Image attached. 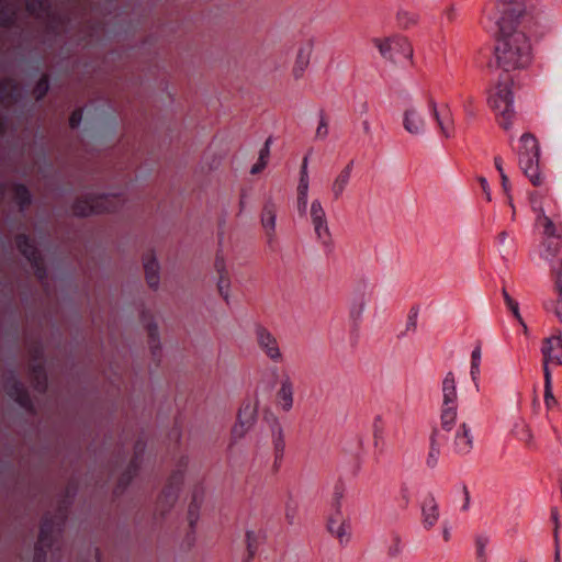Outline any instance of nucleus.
Returning <instances> with one entry per match:
<instances>
[{"mask_svg": "<svg viewBox=\"0 0 562 562\" xmlns=\"http://www.w3.org/2000/svg\"><path fill=\"white\" fill-rule=\"evenodd\" d=\"M501 178H502V184H503L504 189L507 190V184H508L507 176L504 172H502Z\"/></svg>", "mask_w": 562, "mask_h": 562, "instance_id": "4d7b16f0", "label": "nucleus"}, {"mask_svg": "<svg viewBox=\"0 0 562 562\" xmlns=\"http://www.w3.org/2000/svg\"><path fill=\"white\" fill-rule=\"evenodd\" d=\"M124 199L120 194H95L87 193L78 196L72 205L71 212L78 217H88L91 215L113 212L124 204Z\"/></svg>", "mask_w": 562, "mask_h": 562, "instance_id": "7ed1b4c3", "label": "nucleus"}, {"mask_svg": "<svg viewBox=\"0 0 562 562\" xmlns=\"http://www.w3.org/2000/svg\"><path fill=\"white\" fill-rule=\"evenodd\" d=\"M549 249H550L552 256H555L559 251L558 246H554L553 248H549Z\"/></svg>", "mask_w": 562, "mask_h": 562, "instance_id": "052dcab7", "label": "nucleus"}, {"mask_svg": "<svg viewBox=\"0 0 562 562\" xmlns=\"http://www.w3.org/2000/svg\"><path fill=\"white\" fill-rule=\"evenodd\" d=\"M271 144H272V137H268L265 142L263 147H268V149H270Z\"/></svg>", "mask_w": 562, "mask_h": 562, "instance_id": "bf43d9fd", "label": "nucleus"}, {"mask_svg": "<svg viewBox=\"0 0 562 562\" xmlns=\"http://www.w3.org/2000/svg\"><path fill=\"white\" fill-rule=\"evenodd\" d=\"M82 120V112L81 110H76L72 112V114L69 117V124L72 128H76L79 126L80 122Z\"/></svg>", "mask_w": 562, "mask_h": 562, "instance_id": "58836bf2", "label": "nucleus"}, {"mask_svg": "<svg viewBox=\"0 0 562 562\" xmlns=\"http://www.w3.org/2000/svg\"><path fill=\"white\" fill-rule=\"evenodd\" d=\"M362 131L364 134L371 133V123L368 120H364L361 124Z\"/></svg>", "mask_w": 562, "mask_h": 562, "instance_id": "3c124183", "label": "nucleus"}, {"mask_svg": "<svg viewBox=\"0 0 562 562\" xmlns=\"http://www.w3.org/2000/svg\"><path fill=\"white\" fill-rule=\"evenodd\" d=\"M442 537H443V540H445L446 542L450 541V539H451V533H450V529H449V527H447V526H445V527H443V530H442Z\"/></svg>", "mask_w": 562, "mask_h": 562, "instance_id": "864d4df0", "label": "nucleus"}, {"mask_svg": "<svg viewBox=\"0 0 562 562\" xmlns=\"http://www.w3.org/2000/svg\"><path fill=\"white\" fill-rule=\"evenodd\" d=\"M403 551V542L401 537L397 533H393L391 537V542L387 547V554L391 558L398 557Z\"/></svg>", "mask_w": 562, "mask_h": 562, "instance_id": "cd10ccee", "label": "nucleus"}, {"mask_svg": "<svg viewBox=\"0 0 562 562\" xmlns=\"http://www.w3.org/2000/svg\"><path fill=\"white\" fill-rule=\"evenodd\" d=\"M48 88V79L46 77L41 78L34 89L35 98L37 100L42 99L47 93Z\"/></svg>", "mask_w": 562, "mask_h": 562, "instance_id": "7c9ffc66", "label": "nucleus"}, {"mask_svg": "<svg viewBox=\"0 0 562 562\" xmlns=\"http://www.w3.org/2000/svg\"><path fill=\"white\" fill-rule=\"evenodd\" d=\"M438 437H439V430L435 429L431 434V450H430V458H436L439 454V448H438Z\"/></svg>", "mask_w": 562, "mask_h": 562, "instance_id": "f704fd0d", "label": "nucleus"}, {"mask_svg": "<svg viewBox=\"0 0 562 562\" xmlns=\"http://www.w3.org/2000/svg\"><path fill=\"white\" fill-rule=\"evenodd\" d=\"M266 166H267V162L258 159V161L251 167L250 173L257 175V173L261 172L266 168Z\"/></svg>", "mask_w": 562, "mask_h": 562, "instance_id": "37998d69", "label": "nucleus"}, {"mask_svg": "<svg viewBox=\"0 0 562 562\" xmlns=\"http://www.w3.org/2000/svg\"><path fill=\"white\" fill-rule=\"evenodd\" d=\"M541 224L544 228V234L548 236V237H557L559 238L561 236L560 232L561 229H559L555 224L552 222L551 218H549L548 216L543 215L541 217Z\"/></svg>", "mask_w": 562, "mask_h": 562, "instance_id": "c85d7f7f", "label": "nucleus"}, {"mask_svg": "<svg viewBox=\"0 0 562 562\" xmlns=\"http://www.w3.org/2000/svg\"><path fill=\"white\" fill-rule=\"evenodd\" d=\"M374 43L382 56L393 63H403L409 60L413 56L411 44L403 37L375 40Z\"/></svg>", "mask_w": 562, "mask_h": 562, "instance_id": "423d86ee", "label": "nucleus"}, {"mask_svg": "<svg viewBox=\"0 0 562 562\" xmlns=\"http://www.w3.org/2000/svg\"><path fill=\"white\" fill-rule=\"evenodd\" d=\"M32 374H33V378L34 380L36 381V386L40 387L41 390H44L45 389V382H46V376L42 370L41 367H34L33 370H32Z\"/></svg>", "mask_w": 562, "mask_h": 562, "instance_id": "473e14b6", "label": "nucleus"}, {"mask_svg": "<svg viewBox=\"0 0 562 562\" xmlns=\"http://www.w3.org/2000/svg\"><path fill=\"white\" fill-rule=\"evenodd\" d=\"M69 496L70 494H65L56 512L53 515L47 513L43 518L33 562H45L46 549L52 547L55 537L61 532L68 515Z\"/></svg>", "mask_w": 562, "mask_h": 562, "instance_id": "f03ea898", "label": "nucleus"}, {"mask_svg": "<svg viewBox=\"0 0 562 562\" xmlns=\"http://www.w3.org/2000/svg\"><path fill=\"white\" fill-rule=\"evenodd\" d=\"M148 333H149L150 338L155 341L156 340V335H157V326L156 325H149L148 326Z\"/></svg>", "mask_w": 562, "mask_h": 562, "instance_id": "603ef678", "label": "nucleus"}, {"mask_svg": "<svg viewBox=\"0 0 562 562\" xmlns=\"http://www.w3.org/2000/svg\"><path fill=\"white\" fill-rule=\"evenodd\" d=\"M504 293V297H505V301L507 303V305L509 306V308L512 310L513 314L515 315L516 318H518L520 321V314H519V307H518V303L515 302L509 295L508 293L504 290L503 291Z\"/></svg>", "mask_w": 562, "mask_h": 562, "instance_id": "c9c22d12", "label": "nucleus"}, {"mask_svg": "<svg viewBox=\"0 0 562 562\" xmlns=\"http://www.w3.org/2000/svg\"><path fill=\"white\" fill-rule=\"evenodd\" d=\"M351 168L352 162L347 165L338 175L336 178L334 184H333V191L336 198L340 196L349 182L350 176H351Z\"/></svg>", "mask_w": 562, "mask_h": 562, "instance_id": "5701e85b", "label": "nucleus"}, {"mask_svg": "<svg viewBox=\"0 0 562 562\" xmlns=\"http://www.w3.org/2000/svg\"><path fill=\"white\" fill-rule=\"evenodd\" d=\"M328 131H327V122H326V119L324 116V114L322 113L321 114V121H319V125L316 130V135L318 137H326Z\"/></svg>", "mask_w": 562, "mask_h": 562, "instance_id": "ea45409f", "label": "nucleus"}, {"mask_svg": "<svg viewBox=\"0 0 562 562\" xmlns=\"http://www.w3.org/2000/svg\"><path fill=\"white\" fill-rule=\"evenodd\" d=\"M457 420V408L448 406L442 409L440 416V425L443 431L441 440L450 445H459L463 442L467 448L472 447V438L469 436V429L465 424H456Z\"/></svg>", "mask_w": 562, "mask_h": 562, "instance_id": "20e7f679", "label": "nucleus"}, {"mask_svg": "<svg viewBox=\"0 0 562 562\" xmlns=\"http://www.w3.org/2000/svg\"><path fill=\"white\" fill-rule=\"evenodd\" d=\"M202 499L199 497V495L193 494L192 501L189 505L188 509V520L190 527L193 529L198 519H199V512L201 508Z\"/></svg>", "mask_w": 562, "mask_h": 562, "instance_id": "a878e982", "label": "nucleus"}, {"mask_svg": "<svg viewBox=\"0 0 562 562\" xmlns=\"http://www.w3.org/2000/svg\"><path fill=\"white\" fill-rule=\"evenodd\" d=\"M495 56L497 65L505 71L522 69L531 61V45L522 32L503 33Z\"/></svg>", "mask_w": 562, "mask_h": 562, "instance_id": "f257e3e1", "label": "nucleus"}, {"mask_svg": "<svg viewBox=\"0 0 562 562\" xmlns=\"http://www.w3.org/2000/svg\"><path fill=\"white\" fill-rule=\"evenodd\" d=\"M256 335L258 344L266 351L267 356L270 357L272 360H280L282 355L278 347L277 339L271 335V333L268 331L262 326H257Z\"/></svg>", "mask_w": 562, "mask_h": 562, "instance_id": "9d476101", "label": "nucleus"}, {"mask_svg": "<svg viewBox=\"0 0 562 562\" xmlns=\"http://www.w3.org/2000/svg\"><path fill=\"white\" fill-rule=\"evenodd\" d=\"M269 157H270V149H268V147H262L259 151L258 159L268 164Z\"/></svg>", "mask_w": 562, "mask_h": 562, "instance_id": "a18cd8bd", "label": "nucleus"}, {"mask_svg": "<svg viewBox=\"0 0 562 562\" xmlns=\"http://www.w3.org/2000/svg\"><path fill=\"white\" fill-rule=\"evenodd\" d=\"M312 54V48L308 47H302L297 52L295 66L293 68L295 77H301L304 70L307 68L310 64V58Z\"/></svg>", "mask_w": 562, "mask_h": 562, "instance_id": "4be33fe9", "label": "nucleus"}, {"mask_svg": "<svg viewBox=\"0 0 562 562\" xmlns=\"http://www.w3.org/2000/svg\"><path fill=\"white\" fill-rule=\"evenodd\" d=\"M494 162H495V167H496V169H497V170L499 171V173L502 175V172H504V171H503V167H502V160H501L499 158H495Z\"/></svg>", "mask_w": 562, "mask_h": 562, "instance_id": "6e6d98bb", "label": "nucleus"}, {"mask_svg": "<svg viewBox=\"0 0 562 562\" xmlns=\"http://www.w3.org/2000/svg\"><path fill=\"white\" fill-rule=\"evenodd\" d=\"M418 308H412L408 315L407 330H415L417 327Z\"/></svg>", "mask_w": 562, "mask_h": 562, "instance_id": "e433bc0d", "label": "nucleus"}, {"mask_svg": "<svg viewBox=\"0 0 562 562\" xmlns=\"http://www.w3.org/2000/svg\"><path fill=\"white\" fill-rule=\"evenodd\" d=\"M544 363L543 369H549V363L562 364V339L552 337L547 339L543 347Z\"/></svg>", "mask_w": 562, "mask_h": 562, "instance_id": "9b49d317", "label": "nucleus"}, {"mask_svg": "<svg viewBox=\"0 0 562 562\" xmlns=\"http://www.w3.org/2000/svg\"><path fill=\"white\" fill-rule=\"evenodd\" d=\"M422 513L425 528L429 529L434 527L439 518V510L438 504L431 495H427L423 501Z\"/></svg>", "mask_w": 562, "mask_h": 562, "instance_id": "ddd939ff", "label": "nucleus"}, {"mask_svg": "<svg viewBox=\"0 0 562 562\" xmlns=\"http://www.w3.org/2000/svg\"><path fill=\"white\" fill-rule=\"evenodd\" d=\"M144 269L148 285L157 289L159 284V263L154 255L149 254L144 258Z\"/></svg>", "mask_w": 562, "mask_h": 562, "instance_id": "2eb2a0df", "label": "nucleus"}, {"mask_svg": "<svg viewBox=\"0 0 562 562\" xmlns=\"http://www.w3.org/2000/svg\"><path fill=\"white\" fill-rule=\"evenodd\" d=\"M231 282L227 274H221L217 282V288L221 295L227 301Z\"/></svg>", "mask_w": 562, "mask_h": 562, "instance_id": "c756f323", "label": "nucleus"}, {"mask_svg": "<svg viewBox=\"0 0 562 562\" xmlns=\"http://www.w3.org/2000/svg\"><path fill=\"white\" fill-rule=\"evenodd\" d=\"M470 504V497L469 494H464L463 504H462V510H467L469 508Z\"/></svg>", "mask_w": 562, "mask_h": 562, "instance_id": "5fc2aeb1", "label": "nucleus"}, {"mask_svg": "<svg viewBox=\"0 0 562 562\" xmlns=\"http://www.w3.org/2000/svg\"><path fill=\"white\" fill-rule=\"evenodd\" d=\"M480 358H481V350L479 348H476L472 352L473 367H477L479 366Z\"/></svg>", "mask_w": 562, "mask_h": 562, "instance_id": "09e8293b", "label": "nucleus"}, {"mask_svg": "<svg viewBox=\"0 0 562 562\" xmlns=\"http://www.w3.org/2000/svg\"><path fill=\"white\" fill-rule=\"evenodd\" d=\"M557 315L560 318V321L562 322V302L561 301H559V303H558Z\"/></svg>", "mask_w": 562, "mask_h": 562, "instance_id": "13d9d810", "label": "nucleus"}, {"mask_svg": "<svg viewBox=\"0 0 562 562\" xmlns=\"http://www.w3.org/2000/svg\"><path fill=\"white\" fill-rule=\"evenodd\" d=\"M327 529L340 543H347L350 539V526L342 519L339 512L329 517Z\"/></svg>", "mask_w": 562, "mask_h": 562, "instance_id": "f8f14e48", "label": "nucleus"}, {"mask_svg": "<svg viewBox=\"0 0 562 562\" xmlns=\"http://www.w3.org/2000/svg\"><path fill=\"white\" fill-rule=\"evenodd\" d=\"M277 207L270 200L263 205L261 213V224L269 235H272L276 228Z\"/></svg>", "mask_w": 562, "mask_h": 562, "instance_id": "6ab92c4d", "label": "nucleus"}, {"mask_svg": "<svg viewBox=\"0 0 562 562\" xmlns=\"http://www.w3.org/2000/svg\"><path fill=\"white\" fill-rule=\"evenodd\" d=\"M299 196H297V205L301 213H305L307 206V191H308V176H307V158H304L302 170H301V179L297 188Z\"/></svg>", "mask_w": 562, "mask_h": 562, "instance_id": "dca6fc26", "label": "nucleus"}, {"mask_svg": "<svg viewBox=\"0 0 562 562\" xmlns=\"http://www.w3.org/2000/svg\"><path fill=\"white\" fill-rule=\"evenodd\" d=\"M434 113H435L436 120H437V122H438V124H439V126H440V128H441L442 134H443L446 137H448L449 135H448V133L446 132V128L443 127V125H442V123H441V121H440V119H439V115H438V112H437V110H436V106H434Z\"/></svg>", "mask_w": 562, "mask_h": 562, "instance_id": "8fccbe9b", "label": "nucleus"}, {"mask_svg": "<svg viewBox=\"0 0 562 562\" xmlns=\"http://www.w3.org/2000/svg\"><path fill=\"white\" fill-rule=\"evenodd\" d=\"M215 267H216L220 276L221 274H227L226 270H225V263H224L223 259L217 258L216 261H215Z\"/></svg>", "mask_w": 562, "mask_h": 562, "instance_id": "49530a36", "label": "nucleus"}, {"mask_svg": "<svg viewBox=\"0 0 562 562\" xmlns=\"http://www.w3.org/2000/svg\"><path fill=\"white\" fill-rule=\"evenodd\" d=\"M551 519L554 522V536L557 538L558 537V528H559V510L555 507L551 509Z\"/></svg>", "mask_w": 562, "mask_h": 562, "instance_id": "c03bdc74", "label": "nucleus"}, {"mask_svg": "<svg viewBox=\"0 0 562 562\" xmlns=\"http://www.w3.org/2000/svg\"><path fill=\"white\" fill-rule=\"evenodd\" d=\"M525 13V5L520 1H512L503 10L501 22L502 32L505 33L506 24L517 21Z\"/></svg>", "mask_w": 562, "mask_h": 562, "instance_id": "4468645a", "label": "nucleus"}, {"mask_svg": "<svg viewBox=\"0 0 562 562\" xmlns=\"http://www.w3.org/2000/svg\"><path fill=\"white\" fill-rule=\"evenodd\" d=\"M404 128L411 134H418L424 128L423 115L416 110L404 112Z\"/></svg>", "mask_w": 562, "mask_h": 562, "instance_id": "a211bd4d", "label": "nucleus"}, {"mask_svg": "<svg viewBox=\"0 0 562 562\" xmlns=\"http://www.w3.org/2000/svg\"><path fill=\"white\" fill-rule=\"evenodd\" d=\"M47 0H27L26 7L31 13L38 14V9L44 10L46 8Z\"/></svg>", "mask_w": 562, "mask_h": 562, "instance_id": "72a5a7b5", "label": "nucleus"}, {"mask_svg": "<svg viewBox=\"0 0 562 562\" xmlns=\"http://www.w3.org/2000/svg\"><path fill=\"white\" fill-rule=\"evenodd\" d=\"M480 183L482 186L483 191L485 192V194L487 196V200H491L490 188H488L486 179L485 178H480Z\"/></svg>", "mask_w": 562, "mask_h": 562, "instance_id": "de8ad7c7", "label": "nucleus"}, {"mask_svg": "<svg viewBox=\"0 0 562 562\" xmlns=\"http://www.w3.org/2000/svg\"><path fill=\"white\" fill-rule=\"evenodd\" d=\"M263 535L261 532L247 531L246 532V544H247V553L248 557L245 562H251L254 557L256 555L259 544L263 540Z\"/></svg>", "mask_w": 562, "mask_h": 562, "instance_id": "412c9836", "label": "nucleus"}, {"mask_svg": "<svg viewBox=\"0 0 562 562\" xmlns=\"http://www.w3.org/2000/svg\"><path fill=\"white\" fill-rule=\"evenodd\" d=\"M544 401L549 408L557 404V401L552 395L551 372L548 368H544Z\"/></svg>", "mask_w": 562, "mask_h": 562, "instance_id": "bb28decb", "label": "nucleus"}, {"mask_svg": "<svg viewBox=\"0 0 562 562\" xmlns=\"http://www.w3.org/2000/svg\"><path fill=\"white\" fill-rule=\"evenodd\" d=\"M555 284H557V289L559 291L560 297L562 299V258H561V261L559 265V269L557 271Z\"/></svg>", "mask_w": 562, "mask_h": 562, "instance_id": "79ce46f5", "label": "nucleus"}, {"mask_svg": "<svg viewBox=\"0 0 562 562\" xmlns=\"http://www.w3.org/2000/svg\"><path fill=\"white\" fill-rule=\"evenodd\" d=\"M246 431H247V427H245V424L240 422L238 425H236L233 428V436L235 438H241Z\"/></svg>", "mask_w": 562, "mask_h": 562, "instance_id": "a19ab883", "label": "nucleus"}, {"mask_svg": "<svg viewBox=\"0 0 562 562\" xmlns=\"http://www.w3.org/2000/svg\"><path fill=\"white\" fill-rule=\"evenodd\" d=\"M522 148L519 151V164L525 175L530 179L533 186H539L542 182L539 172V145L535 136L531 134H524L521 136Z\"/></svg>", "mask_w": 562, "mask_h": 562, "instance_id": "39448f33", "label": "nucleus"}, {"mask_svg": "<svg viewBox=\"0 0 562 562\" xmlns=\"http://www.w3.org/2000/svg\"><path fill=\"white\" fill-rule=\"evenodd\" d=\"M278 396L281 401L282 408L284 411H290L292 407V404H293V390H292V384H291L289 378H286L282 382V385L278 393Z\"/></svg>", "mask_w": 562, "mask_h": 562, "instance_id": "b1692460", "label": "nucleus"}, {"mask_svg": "<svg viewBox=\"0 0 562 562\" xmlns=\"http://www.w3.org/2000/svg\"><path fill=\"white\" fill-rule=\"evenodd\" d=\"M4 192L10 193L21 209L29 205L31 202V195L29 193V190L24 186L12 184L7 187H0V195L4 194Z\"/></svg>", "mask_w": 562, "mask_h": 562, "instance_id": "f3484780", "label": "nucleus"}, {"mask_svg": "<svg viewBox=\"0 0 562 562\" xmlns=\"http://www.w3.org/2000/svg\"><path fill=\"white\" fill-rule=\"evenodd\" d=\"M2 131V122L0 121V132Z\"/></svg>", "mask_w": 562, "mask_h": 562, "instance_id": "e2e57ef3", "label": "nucleus"}, {"mask_svg": "<svg viewBox=\"0 0 562 562\" xmlns=\"http://www.w3.org/2000/svg\"><path fill=\"white\" fill-rule=\"evenodd\" d=\"M315 232L323 244L328 245L330 241V233L326 223L325 212L318 201L313 202L311 207Z\"/></svg>", "mask_w": 562, "mask_h": 562, "instance_id": "1a4fd4ad", "label": "nucleus"}, {"mask_svg": "<svg viewBox=\"0 0 562 562\" xmlns=\"http://www.w3.org/2000/svg\"><path fill=\"white\" fill-rule=\"evenodd\" d=\"M173 495H175V494H165V498H166L165 501H166V502H168V501H169V498H170L171 496H173Z\"/></svg>", "mask_w": 562, "mask_h": 562, "instance_id": "680f3d73", "label": "nucleus"}, {"mask_svg": "<svg viewBox=\"0 0 562 562\" xmlns=\"http://www.w3.org/2000/svg\"><path fill=\"white\" fill-rule=\"evenodd\" d=\"M486 539L480 537L476 539V553L479 559L482 560V562L485 559V547H486Z\"/></svg>", "mask_w": 562, "mask_h": 562, "instance_id": "4c0bfd02", "label": "nucleus"}, {"mask_svg": "<svg viewBox=\"0 0 562 562\" xmlns=\"http://www.w3.org/2000/svg\"><path fill=\"white\" fill-rule=\"evenodd\" d=\"M443 403L449 405L457 400L456 381L452 373H448L442 383Z\"/></svg>", "mask_w": 562, "mask_h": 562, "instance_id": "393cba45", "label": "nucleus"}, {"mask_svg": "<svg viewBox=\"0 0 562 562\" xmlns=\"http://www.w3.org/2000/svg\"><path fill=\"white\" fill-rule=\"evenodd\" d=\"M16 246L21 254L31 262L32 267L35 269V274L37 278L43 280L46 277V272L41 266V258L35 246L30 244V240L25 235H19L16 237Z\"/></svg>", "mask_w": 562, "mask_h": 562, "instance_id": "6e6552de", "label": "nucleus"}, {"mask_svg": "<svg viewBox=\"0 0 562 562\" xmlns=\"http://www.w3.org/2000/svg\"><path fill=\"white\" fill-rule=\"evenodd\" d=\"M7 387L9 395L14 398L21 406L25 408L30 407L31 402L29 395L18 381L12 380Z\"/></svg>", "mask_w": 562, "mask_h": 562, "instance_id": "aec40b11", "label": "nucleus"}, {"mask_svg": "<svg viewBox=\"0 0 562 562\" xmlns=\"http://www.w3.org/2000/svg\"><path fill=\"white\" fill-rule=\"evenodd\" d=\"M274 437H276L274 438V449H276L277 456H282V452L284 449V441L282 438V429L278 424H277V430L274 432Z\"/></svg>", "mask_w": 562, "mask_h": 562, "instance_id": "2f4dec72", "label": "nucleus"}, {"mask_svg": "<svg viewBox=\"0 0 562 562\" xmlns=\"http://www.w3.org/2000/svg\"><path fill=\"white\" fill-rule=\"evenodd\" d=\"M513 82L507 79L503 82H499L495 87V91L490 97V102L494 110L498 111L504 121L502 125L505 130H508L510 126V122L508 120L510 113L513 112V91H512Z\"/></svg>", "mask_w": 562, "mask_h": 562, "instance_id": "0eeeda50", "label": "nucleus"}]
</instances>
